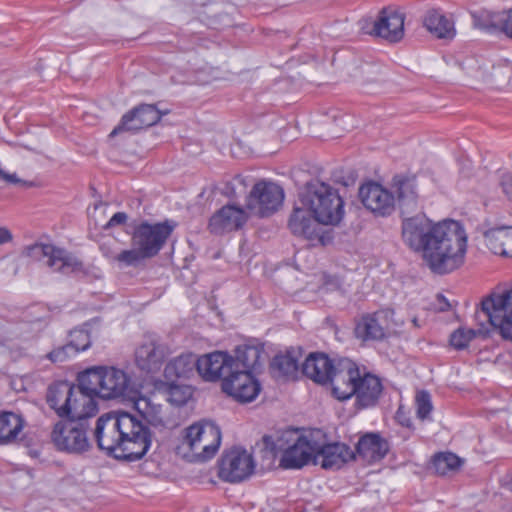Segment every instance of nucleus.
Wrapping results in <instances>:
<instances>
[{
  "label": "nucleus",
  "mask_w": 512,
  "mask_h": 512,
  "mask_svg": "<svg viewBox=\"0 0 512 512\" xmlns=\"http://www.w3.org/2000/svg\"><path fill=\"white\" fill-rule=\"evenodd\" d=\"M77 381L102 399L122 397L128 387V377L125 372L107 366L88 368L78 375Z\"/></svg>",
  "instance_id": "obj_4"
},
{
  "label": "nucleus",
  "mask_w": 512,
  "mask_h": 512,
  "mask_svg": "<svg viewBox=\"0 0 512 512\" xmlns=\"http://www.w3.org/2000/svg\"><path fill=\"white\" fill-rule=\"evenodd\" d=\"M97 395L85 389L81 382L77 386L66 381L49 387L47 403L59 417H67L78 422H87L98 412Z\"/></svg>",
  "instance_id": "obj_2"
},
{
  "label": "nucleus",
  "mask_w": 512,
  "mask_h": 512,
  "mask_svg": "<svg viewBox=\"0 0 512 512\" xmlns=\"http://www.w3.org/2000/svg\"><path fill=\"white\" fill-rule=\"evenodd\" d=\"M254 468L255 463L250 453L245 449L233 448L222 456L218 476L226 482L238 483L251 476Z\"/></svg>",
  "instance_id": "obj_12"
},
{
  "label": "nucleus",
  "mask_w": 512,
  "mask_h": 512,
  "mask_svg": "<svg viewBox=\"0 0 512 512\" xmlns=\"http://www.w3.org/2000/svg\"><path fill=\"white\" fill-rule=\"evenodd\" d=\"M137 394V391L130 389V408L134 409L138 414L133 416L146 426H163L164 422L160 417V407L152 405L148 398L137 396Z\"/></svg>",
  "instance_id": "obj_30"
},
{
  "label": "nucleus",
  "mask_w": 512,
  "mask_h": 512,
  "mask_svg": "<svg viewBox=\"0 0 512 512\" xmlns=\"http://www.w3.org/2000/svg\"><path fill=\"white\" fill-rule=\"evenodd\" d=\"M411 322H412V324H413V326H414L415 328H419V327H421V324L419 323V320H418V318H417V317H413Z\"/></svg>",
  "instance_id": "obj_55"
},
{
  "label": "nucleus",
  "mask_w": 512,
  "mask_h": 512,
  "mask_svg": "<svg viewBox=\"0 0 512 512\" xmlns=\"http://www.w3.org/2000/svg\"><path fill=\"white\" fill-rule=\"evenodd\" d=\"M174 226L168 221L154 225L147 222L135 228L130 248V265L156 256L171 235Z\"/></svg>",
  "instance_id": "obj_6"
},
{
  "label": "nucleus",
  "mask_w": 512,
  "mask_h": 512,
  "mask_svg": "<svg viewBox=\"0 0 512 512\" xmlns=\"http://www.w3.org/2000/svg\"><path fill=\"white\" fill-rule=\"evenodd\" d=\"M437 301H438V303L440 304L439 309H440L441 311H446V310H448V309H449L450 304H449L448 300L445 298V296H444V295H442V294H438V295H437Z\"/></svg>",
  "instance_id": "obj_51"
},
{
  "label": "nucleus",
  "mask_w": 512,
  "mask_h": 512,
  "mask_svg": "<svg viewBox=\"0 0 512 512\" xmlns=\"http://www.w3.org/2000/svg\"><path fill=\"white\" fill-rule=\"evenodd\" d=\"M335 365L324 353L310 354L302 366L305 376L319 384H326L332 375Z\"/></svg>",
  "instance_id": "obj_29"
},
{
  "label": "nucleus",
  "mask_w": 512,
  "mask_h": 512,
  "mask_svg": "<svg viewBox=\"0 0 512 512\" xmlns=\"http://www.w3.org/2000/svg\"><path fill=\"white\" fill-rule=\"evenodd\" d=\"M164 357V348L153 341L141 345L135 351L136 365L147 372L158 370Z\"/></svg>",
  "instance_id": "obj_33"
},
{
  "label": "nucleus",
  "mask_w": 512,
  "mask_h": 512,
  "mask_svg": "<svg viewBox=\"0 0 512 512\" xmlns=\"http://www.w3.org/2000/svg\"><path fill=\"white\" fill-rule=\"evenodd\" d=\"M0 178L5 179V180H7L9 182H12V183L17 182V179H16L15 175H9V174L5 173V176H1Z\"/></svg>",
  "instance_id": "obj_54"
},
{
  "label": "nucleus",
  "mask_w": 512,
  "mask_h": 512,
  "mask_svg": "<svg viewBox=\"0 0 512 512\" xmlns=\"http://www.w3.org/2000/svg\"><path fill=\"white\" fill-rule=\"evenodd\" d=\"M132 423L130 435V462L141 459L149 450L151 445V434L148 426L138 421L130 414Z\"/></svg>",
  "instance_id": "obj_31"
},
{
  "label": "nucleus",
  "mask_w": 512,
  "mask_h": 512,
  "mask_svg": "<svg viewBox=\"0 0 512 512\" xmlns=\"http://www.w3.org/2000/svg\"><path fill=\"white\" fill-rule=\"evenodd\" d=\"M500 186L508 199L512 200V174L505 173L501 176Z\"/></svg>",
  "instance_id": "obj_48"
},
{
  "label": "nucleus",
  "mask_w": 512,
  "mask_h": 512,
  "mask_svg": "<svg viewBox=\"0 0 512 512\" xmlns=\"http://www.w3.org/2000/svg\"><path fill=\"white\" fill-rule=\"evenodd\" d=\"M389 443L378 433H366L358 440L357 455L367 463L382 460L389 451Z\"/></svg>",
  "instance_id": "obj_27"
},
{
  "label": "nucleus",
  "mask_w": 512,
  "mask_h": 512,
  "mask_svg": "<svg viewBox=\"0 0 512 512\" xmlns=\"http://www.w3.org/2000/svg\"><path fill=\"white\" fill-rule=\"evenodd\" d=\"M247 214L241 207L225 205L209 221V228L212 233L222 234L241 228L247 221Z\"/></svg>",
  "instance_id": "obj_26"
},
{
  "label": "nucleus",
  "mask_w": 512,
  "mask_h": 512,
  "mask_svg": "<svg viewBox=\"0 0 512 512\" xmlns=\"http://www.w3.org/2000/svg\"><path fill=\"white\" fill-rule=\"evenodd\" d=\"M184 444L200 461L211 459L221 444L220 428L210 421H201L186 429Z\"/></svg>",
  "instance_id": "obj_8"
},
{
  "label": "nucleus",
  "mask_w": 512,
  "mask_h": 512,
  "mask_svg": "<svg viewBox=\"0 0 512 512\" xmlns=\"http://www.w3.org/2000/svg\"><path fill=\"white\" fill-rule=\"evenodd\" d=\"M382 392L380 379L370 373L359 376L355 386L356 405L359 408H367L375 405Z\"/></svg>",
  "instance_id": "obj_28"
},
{
  "label": "nucleus",
  "mask_w": 512,
  "mask_h": 512,
  "mask_svg": "<svg viewBox=\"0 0 512 512\" xmlns=\"http://www.w3.org/2000/svg\"><path fill=\"white\" fill-rule=\"evenodd\" d=\"M480 314L499 330L505 339L512 340V289L502 293H491L481 301Z\"/></svg>",
  "instance_id": "obj_9"
},
{
  "label": "nucleus",
  "mask_w": 512,
  "mask_h": 512,
  "mask_svg": "<svg viewBox=\"0 0 512 512\" xmlns=\"http://www.w3.org/2000/svg\"><path fill=\"white\" fill-rule=\"evenodd\" d=\"M88 422H58L51 433L54 445L60 451L80 454L90 449L87 437Z\"/></svg>",
  "instance_id": "obj_11"
},
{
  "label": "nucleus",
  "mask_w": 512,
  "mask_h": 512,
  "mask_svg": "<svg viewBox=\"0 0 512 512\" xmlns=\"http://www.w3.org/2000/svg\"><path fill=\"white\" fill-rule=\"evenodd\" d=\"M392 310H380L361 317L355 327V336L364 342L381 341L387 337L388 319Z\"/></svg>",
  "instance_id": "obj_18"
},
{
  "label": "nucleus",
  "mask_w": 512,
  "mask_h": 512,
  "mask_svg": "<svg viewBox=\"0 0 512 512\" xmlns=\"http://www.w3.org/2000/svg\"><path fill=\"white\" fill-rule=\"evenodd\" d=\"M72 355H75L73 352H72V349H71V346H69L68 344L66 345H63L61 347H58V348H55L54 350H52L48 355V359H50L52 362H63L65 361L68 357L72 356Z\"/></svg>",
  "instance_id": "obj_47"
},
{
  "label": "nucleus",
  "mask_w": 512,
  "mask_h": 512,
  "mask_svg": "<svg viewBox=\"0 0 512 512\" xmlns=\"http://www.w3.org/2000/svg\"><path fill=\"white\" fill-rule=\"evenodd\" d=\"M68 345L71 346L74 354L88 349L91 345V338L88 331L83 328L72 330L70 332V341Z\"/></svg>",
  "instance_id": "obj_41"
},
{
  "label": "nucleus",
  "mask_w": 512,
  "mask_h": 512,
  "mask_svg": "<svg viewBox=\"0 0 512 512\" xmlns=\"http://www.w3.org/2000/svg\"><path fill=\"white\" fill-rule=\"evenodd\" d=\"M373 33L389 42H398L404 36V15L383 8L374 22Z\"/></svg>",
  "instance_id": "obj_22"
},
{
  "label": "nucleus",
  "mask_w": 512,
  "mask_h": 512,
  "mask_svg": "<svg viewBox=\"0 0 512 512\" xmlns=\"http://www.w3.org/2000/svg\"><path fill=\"white\" fill-rule=\"evenodd\" d=\"M222 390L238 402H252L260 393L261 385L248 371L232 370L222 381Z\"/></svg>",
  "instance_id": "obj_13"
},
{
  "label": "nucleus",
  "mask_w": 512,
  "mask_h": 512,
  "mask_svg": "<svg viewBox=\"0 0 512 512\" xmlns=\"http://www.w3.org/2000/svg\"><path fill=\"white\" fill-rule=\"evenodd\" d=\"M316 448L317 442L305 436H297L293 444L284 449L280 466L284 469H299L310 462Z\"/></svg>",
  "instance_id": "obj_20"
},
{
  "label": "nucleus",
  "mask_w": 512,
  "mask_h": 512,
  "mask_svg": "<svg viewBox=\"0 0 512 512\" xmlns=\"http://www.w3.org/2000/svg\"><path fill=\"white\" fill-rule=\"evenodd\" d=\"M355 452L343 443L319 445L315 449L313 459L324 469H339L349 460L355 459Z\"/></svg>",
  "instance_id": "obj_23"
},
{
  "label": "nucleus",
  "mask_w": 512,
  "mask_h": 512,
  "mask_svg": "<svg viewBox=\"0 0 512 512\" xmlns=\"http://www.w3.org/2000/svg\"><path fill=\"white\" fill-rule=\"evenodd\" d=\"M128 114H124L121 118V122L118 126H116L108 136L109 142L111 145L118 146L120 145V140L125 142L128 134Z\"/></svg>",
  "instance_id": "obj_46"
},
{
  "label": "nucleus",
  "mask_w": 512,
  "mask_h": 512,
  "mask_svg": "<svg viewBox=\"0 0 512 512\" xmlns=\"http://www.w3.org/2000/svg\"><path fill=\"white\" fill-rule=\"evenodd\" d=\"M460 465V458L451 452L438 453L433 457V467L440 475L456 470Z\"/></svg>",
  "instance_id": "obj_40"
},
{
  "label": "nucleus",
  "mask_w": 512,
  "mask_h": 512,
  "mask_svg": "<svg viewBox=\"0 0 512 512\" xmlns=\"http://www.w3.org/2000/svg\"><path fill=\"white\" fill-rule=\"evenodd\" d=\"M475 336L476 332L473 329L459 328L451 334L450 344L454 348L461 350L466 348Z\"/></svg>",
  "instance_id": "obj_44"
},
{
  "label": "nucleus",
  "mask_w": 512,
  "mask_h": 512,
  "mask_svg": "<svg viewBox=\"0 0 512 512\" xmlns=\"http://www.w3.org/2000/svg\"><path fill=\"white\" fill-rule=\"evenodd\" d=\"M391 188L397 196L402 213H411L418 208L416 177L409 174H396L392 178Z\"/></svg>",
  "instance_id": "obj_24"
},
{
  "label": "nucleus",
  "mask_w": 512,
  "mask_h": 512,
  "mask_svg": "<svg viewBox=\"0 0 512 512\" xmlns=\"http://www.w3.org/2000/svg\"><path fill=\"white\" fill-rule=\"evenodd\" d=\"M320 224L322 223L317 220V217L303 205L294 207L288 221V227L292 234L307 240H322Z\"/></svg>",
  "instance_id": "obj_19"
},
{
  "label": "nucleus",
  "mask_w": 512,
  "mask_h": 512,
  "mask_svg": "<svg viewBox=\"0 0 512 512\" xmlns=\"http://www.w3.org/2000/svg\"><path fill=\"white\" fill-rule=\"evenodd\" d=\"M271 368L278 372L279 376L293 377L298 371V361L291 354H279L273 358Z\"/></svg>",
  "instance_id": "obj_39"
},
{
  "label": "nucleus",
  "mask_w": 512,
  "mask_h": 512,
  "mask_svg": "<svg viewBox=\"0 0 512 512\" xmlns=\"http://www.w3.org/2000/svg\"><path fill=\"white\" fill-rule=\"evenodd\" d=\"M197 371V358L192 353L182 354L171 360L164 369L165 378L171 382L188 379Z\"/></svg>",
  "instance_id": "obj_34"
},
{
  "label": "nucleus",
  "mask_w": 512,
  "mask_h": 512,
  "mask_svg": "<svg viewBox=\"0 0 512 512\" xmlns=\"http://www.w3.org/2000/svg\"><path fill=\"white\" fill-rule=\"evenodd\" d=\"M284 201V190L274 182L261 180L251 189L246 207L254 215L268 217L279 210Z\"/></svg>",
  "instance_id": "obj_10"
},
{
  "label": "nucleus",
  "mask_w": 512,
  "mask_h": 512,
  "mask_svg": "<svg viewBox=\"0 0 512 512\" xmlns=\"http://www.w3.org/2000/svg\"><path fill=\"white\" fill-rule=\"evenodd\" d=\"M485 243L494 254L512 258V227L488 231Z\"/></svg>",
  "instance_id": "obj_37"
},
{
  "label": "nucleus",
  "mask_w": 512,
  "mask_h": 512,
  "mask_svg": "<svg viewBox=\"0 0 512 512\" xmlns=\"http://www.w3.org/2000/svg\"><path fill=\"white\" fill-rule=\"evenodd\" d=\"M435 224L424 214L404 218L402 221V240L413 251L423 253Z\"/></svg>",
  "instance_id": "obj_14"
},
{
  "label": "nucleus",
  "mask_w": 512,
  "mask_h": 512,
  "mask_svg": "<svg viewBox=\"0 0 512 512\" xmlns=\"http://www.w3.org/2000/svg\"><path fill=\"white\" fill-rule=\"evenodd\" d=\"M264 355V345L260 342L250 341L239 345L235 349V356H232L231 368L253 374L262 367Z\"/></svg>",
  "instance_id": "obj_21"
},
{
  "label": "nucleus",
  "mask_w": 512,
  "mask_h": 512,
  "mask_svg": "<svg viewBox=\"0 0 512 512\" xmlns=\"http://www.w3.org/2000/svg\"><path fill=\"white\" fill-rule=\"evenodd\" d=\"M11 240V232L5 227H0V245L10 242Z\"/></svg>",
  "instance_id": "obj_50"
},
{
  "label": "nucleus",
  "mask_w": 512,
  "mask_h": 512,
  "mask_svg": "<svg viewBox=\"0 0 512 512\" xmlns=\"http://www.w3.org/2000/svg\"><path fill=\"white\" fill-rule=\"evenodd\" d=\"M168 400L177 406H182L187 403L191 397V390L188 386H180L172 382L169 386Z\"/></svg>",
  "instance_id": "obj_43"
},
{
  "label": "nucleus",
  "mask_w": 512,
  "mask_h": 512,
  "mask_svg": "<svg viewBox=\"0 0 512 512\" xmlns=\"http://www.w3.org/2000/svg\"><path fill=\"white\" fill-rule=\"evenodd\" d=\"M168 113L160 111L153 104H142L130 111V131L141 130L156 124L162 115Z\"/></svg>",
  "instance_id": "obj_36"
},
{
  "label": "nucleus",
  "mask_w": 512,
  "mask_h": 512,
  "mask_svg": "<svg viewBox=\"0 0 512 512\" xmlns=\"http://www.w3.org/2000/svg\"><path fill=\"white\" fill-rule=\"evenodd\" d=\"M416 414L421 420L429 418L433 410L431 395L426 390L418 391L415 397Z\"/></svg>",
  "instance_id": "obj_42"
},
{
  "label": "nucleus",
  "mask_w": 512,
  "mask_h": 512,
  "mask_svg": "<svg viewBox=\"0 0 512 512\" xmlns=\"http://www.w3.org/2000/svg\"><path fill=\"white\" fill-rule=\"evenodd\" d=\"M422 23L432 35L439 39H452L456 34L453 21L437 9L428 10L423 16Z\"/></svg>",
  "instance_id": "obj_32"
},
{
  "label": "nucleus",
  "mask_w": 512,
  "mask_h": 512,
  "mask_svg": "<svg viewBox=\"0 0 512 512\" xmlns=\"http://www.w3.org/2000/svg\"><path fill=\"white\" fill-rule=\"evenodd\" d=\"M105 207V204L103 202H97L93 205V211H91V208L89 207L88 208V214L89 215H94L98 210L100 209H104Z\"/></svg>",
  "instance_id": "obj_53"
},
{
  "label": "nucleus",
  "mask_w": 512,
  "mask_h": 512,
  "mask_svg": "<svg viewBox=\"0 0 512 512\" xmlns=\"http://www.w3.org/2000/svg\"><path fill=\"white\" fill-rule=\"evenodd\" d=\"M466 251L467 234L462 224L443 220L435 224L422 256L432 272L443 275L463 265Z\"/></svg>",
  "instance_id": "obj_1"
},
{
  "label": "nucleus",
  "mask_w": 512,
  "mask_h": 512,
  "mask_svg": "<svg viewBox=\"0 0 512 512\" xmlns=\"http://www.w3.org/2000/svg\"><path fill=\"white\" fill-rule=\"evenodd\" d=\"M103 255L111 261L120 264L128 263V249L125 244L112 237L103 242L100 246Z\"/></svg>",
  "instance_id": "obj_38"
},
{
  "label": "nucleus",
  "mask_w": 512,
  "mask_h": 512,
  "mask_svg": "<svg viewBox=\"0 0 512 512\" xmlns=\"http://www.w3.org/2000/svg\"><path fill=\"white\" fill-rule=\"evenodd\" d=\"M127 215L124 212L115 213L110 220L104 225V228H111L117 225L125 224Z\"/></svg>",
  "instance_id": "obj_49"
},
{
  "label": "nucleus",
  "mask_w": 512,
  "mask_h": 512,
  "mask_svg": "<svg viewBox=\"0 0 512 512\" xmlns=\"http://www.w3.org/2000/svg\"><path fill=\"white\" fill-rule=\"evenodd\" d=\"M359 376L360 370L356 363L349 359L339 360L328 380L333 395L341 401L351 398Z\"/></svg>",
  "instance_id": "obj_15"
},
{
  "label": "nucleus",
  "mask_w": 512,
  "mask_h": 512,
  "mask_svg": "<svg viewBox=\"0 0 512 512\" xmlns=\"http://www.w3.org/2000/svg\"><path fill=\"white\" fill-rule=\"evenodd\" d=\"M123 418H128V412H111L102 415L96 422L94 432L98 447L118 460H128L126 448L128 434L122 430Z\"/></svg>",
  "instance_id": "obj_5"
},
{
  "label": "nucleus",
  "mask_w": 512,
  "mask_h": 512,
  "mask_svg": "<svg viewBox=\"0 0 512 512\" xmlns=\"http://www.w3.org/2000/svg\"><path fill=\"white\" fill-rule=\"evenodd\" d=\"M300 202L324 225H338L344 217V201L338 190L324 182L308 183Z\"/></svg>",
  "instance_id": "obj_3"
},
{
  "label": "nucleus",
  "mask_w": 512,
  "mask_h": 512,
  "mask_svg": "<svg viewBox=\"0 0 512 512\" xmlns=\"http://www.w3.org/2000/svg\"><path fill=\"white\" fill-rule=\"evenodd\" d=\"M25 426L21 415L13 412H0V446L15 443Z\"/></svg>",
  "instance_id": "obj_35"
},
{
  "label": "nucleus",
  "mask_w": 512,
  "mask_h": 512,
  "mask_svg": "<svg viewBox=\"0 0 512 512\" xmlns=\"http://www.w3.org/2000/svg\"><path fill=\"white\" fill-rule=\"evenodd\" d=\"M22 254L34 261H43L53 272L70 274L82 269V262L71 252L53 244L34 243L26 246Z\"/></svg>",
  "instance_id": "obj_7"
},
{
  "label": "nucleus",
  "mask_w": 512,
  "mask_h": 512,
  "mask_svg": "<svg viewBox=\"0 0 512 512\" xmlns=\"http://www.w3.org/2000/svg\"><path fill=\"white\" fill-rule=\"evenodd\" d=\"M245 190V179L240 175H236L231 181L225 183L222 189V194L229 198H237L238 196L244 194Z\"/></svg>",
  "instance_id": "obj_45"
},
{
  "label": "nucleus",
  "mask_w": 512,
  "mask_h": 512,
  "mask_svg": "<svg viewBox=\"0 0 512 512\" xmlns=\"http://www.w3.org/2000/svg\"><path fill=\"white\" fill-rule=\"evenodd\" d=\"M397 418L399 420V423L402 426H405V427H408V428H410L412 426V421L409 418H406V417L402 416L400 411H398V413H397Z\"/></svg>",
  "instance_id": "obj_52"
},
{
  "label": "nucleus",
  "mask_w": 512,
  "mask_h": 512,
  "mask_svg": "<svg viewBox=\"0 0 512 512\" xmlns=\"http://www.w3.org/2000/svg\"><path fill=\"white\" fill-rule=\"evenodd\" d=\"M472 17L476 28L488 32H501L512 39V9L499 12L481 10Z\"/></svg>",
  "instance_id": "obj_25"
},
{
  "label": "nucleus",
  "mask_w": 512,
  "mask_h": 512,
  "mask_svg": "<svg viewBox=\"0 0 512 512\" xmlns=\"http://www.w3.org/2000/svg\"><path fill=\"white\" fill-rule=\"evenodd\" d=\"M232 356L227 352L215 351L197 358V373L205 381L224 379L232 371Z\"/></svg>",
  "instance_id": "obj_17"
},
{
  "label": "nucleus",
  "mask_w": 512,
  "mask_h": 512,
  "mask_svg": "<svg viewBox=\"0 0 512 512\" xmlns=\"http://www.w3.org/2000/svg\"><path fill=\"white\" fill-rule=\"evenodd\" d=\"M359 197L369 211L376 216L386 217L395 210V197L392 192L376 182H369L359 189Z\"/></svg>",
  "instance_id": "obj_16"
}]
</instances>
